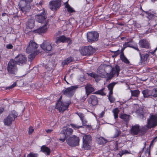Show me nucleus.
Wrapping results in <instances>:
<instances>
[{
	"instance_id": "obj_1",
	"label": "nucleus",
	"mask_w": 157,
	"mask_h": 157,
	"mask_svg": "<svg viewBox=\"0 0 157 157\" xmlns=\"http://www.w3.org/2000/svg\"><path fill=\"white\" fill-rule=\"evenodd\" d=\"M82 148L83 150H89L91 149L92 137L90 135L84 134L82 137Z\"/></svg>"
},
{
	"instance_id": "obj_2",
	"label": "nucleus",
	"mask_w": 157,
	"mask_h": 157,
	"mask_svg": "<svg viewBox=\"0 0 157 157\" xmlns=\"http://www.w3.org/2000/svg\"><path fill=\"white\" fill-rule=\"evenodd\" d=\"M18 116V113L15 110L10 112L8 115L3 120V122L5 125L10 126L14 121L16 118Z\"/></svg>"
},
{
	"instance_id": "obj_3",
	"label": "nucleus",
	"mask_w": 157,
	"mask_h": 157,
	"mask_svg": "<svg viewBox=\"0 0 157 157\" xmlns=\"http://www.w3.org/2000/svg\"><path fill=\"white\" fill-rule=\"evenodd\" d=\"M81 54L83 56H90L93 54L96 51L95 49L92 46H83L79 49Z\"/></svg>"
},
{
	"instance_id": "obj_4",
	"label": "nucleus",
	"mask_w": 157,
	"mask_h": 157,
	"mask_svg": "<svg viewBox=\"0 0 157 157\" xmlns=\"http://www.w3.org/2000/svg\"><path fill=\"white\" fill-rule=\"evenodd\" d=\"M17 64L13 59H10L8 62L7 67V70L9 73L15 75L17 71Z\"/></svg>"
},
{
	"instance_id": "obj_5",
	"label": "nucleus",
	"mask_w": 157,
	"mask_h": 157,
	"mask_svg": "<svg viewBox=\"0 0 157 157\" xmlns=\"http://www.w3.org/2000/svg\"><path fill=\"white\" fill-rule=\"evenodd\" d=\"M86 37L88 42L94 43L98 40L99 33L97 31L88 32L87 33Z\"/></svg>"
},
{
	"instance_id": "obj_6",
	"label": "nucleus",
	"mask_w": 157,
	"mask_h": 157,
	"mask_svg": "<svg viewBox=\"0 0 157 157\" xmlns=\"http://www.w3.org/2000/svg\"><path fill=\"white\" fill-rule=\"evenodd\" d=\"M73 132V129L71 128H63L60 133L59 140L64 142L67 137L72 134Z\"/></svg>"
},
{
	"instance_id": "obj_7",
	"label": "nucleus",
	"mask_w": 157,
	"mask_h": 157,
	"mask_svg": "<svg viewBox=\"0 0 157 157\" xmlns=\"http://www.w3.org/2000/svg\"><path fill=\"white\" fill-rule=\"evenodd\" d=\"M33 0H23L21 1L18 4L19 8L23 12H27L31 8V3Z\"/></svg>"
},
{
	"instance_id": "obj_8",
	"label": "nucleus",
	"mask_w": 157,
	"mask_h": 157,
	"mask_svg": "<svg viewBox=\"0 0 157 157\" xmlns=\"http://www.w3.org/2000/svg\"><path fill=\"white\" fill-rule=\"evenodd\" d=\"M61 0H52L49 2L50 9L52 11H55L59 9L61 6Z\"/></svg>"
},
{
	"instance_id": "obj_9",
	"label": "nucleus",
	"mask_w": 157,
	"mask_h": 157,
	"mask_svg": "<svg viewBox=\"0 0 157 157\" xmlns=\"http://www.w3.org/2000/svg\"><path fill=\"white\" fill-rule=\"evenodd\" d=\"M157 125V115H152L150 118L147 120V127L148 128H151Z\"/></svg>"
},
{
	"instance_id": "obj_10",
	"label": "nucleus",
	"mask_w": 157,
	"mask_h": 157,
	"mask_svg": "<svg viewBox=\"0 0 157 157\" xmlns=\"http://www.w3.org/2000/svg\"><path fill=\"white\" fill-rule=\"evenodd\" d=\"M47 13L45 12L44 9L43 8L42 12L39 14L35 15L36 20L40 23H44L45 22V20L47 18Z\"/></svg>"
},
{
	"instance_id": "obj_11",
	"label": "nucleus",
	"mask_w": 157,
	"mask_h": 157,
	"mask_svg": "<svg viewBox=\"0 0 157 157\" xmlns=\"http://www.w3.org/2000/svg\"><path fill=\"white\" fill-rule=\"evenodd\" d=\"M79 139L78 137L73 135L72 137H69L67 140V144L72 147L78 146L79 145Z\"/></svg>"
},
{
	"instance_id": "obj_12",
	"label": "nucleus",
	"mask_w": 157,
	"mask_h": 157,
	"mask_svg": "<svg viewBox=\"0 0 157 157\" xmlns=\"http://www.w3.org/2000/svg\"><path fill=\"white\" fill-rule=\"evenodd\" d=\"M61 98L62 96H61L56 103V106L55 108H68L69 105L71 104V100H69L65 102H63L61 101Z\"/></svg>"
},
{
	"instance_id": "obj_13",
	"label": "nucleus",
	"mask_w": 157,
	"mask_h": 157,
	"mask_svg": "<svg viewBox=\"0 0 157 157\" xmlns=\"http://www.w3.org/2000/svg\"><path fill=\"white\" fill-rule=\"evenodd\" d=\"M38 45L33 40L30 41L29 45L26 49V52L28 54L35 52L38 48Z\"/></svg>"
},
{
	"instance_id": "obj_14",
	"label": "nucleus",
	"mask_w": 157,
	"mask_h": 157,
	"mask_svg": "<svg viewBox=\"0 0 157 157\" xmlns=\"http://www.w3.org/2000/svg\"><path fill=\"white\" fill-rule=\"evenodd\" d=\"M14 60L17 64L21 65L25 64L27 61L25 56L21 54H18L15 57Z\"/></svg>"
},
{
	"instance_id": "obj_15",
	"label": "nucleus",
	"mask_w": 157,
	"mask_h": 157,
	"mask_svg": "<svg viewBox=\"0 0 157 157\" xmlns=\"http://www.w3.org/2000/svg\"><path fill=\"white\" fill-rule=\"evenodd\" d=\"M78 87L75 86H72L65 89L63 91V94L69 97H71L74 94V91Z\"/></svg>"
},
{
	"instance_id": "obj_16",
	"label": "nucleus",
	"mask_w": 157,
	"mask_h": 157,
	"mask_svg": "<svg viewBox=\"0 0 157 157\" xmlns=\"http://www.w3.org/2000/svg\"><path fill=\"white\" fill-rule=\"evenodd\" d=\"M139 47L141 48L150 49L151 47L149 42L145 39L140 40L138 42Z\"/></svg>"
},
{
	"instance_id": "obj_17",
	"label": "nucleus",
	"mask_w": 157,
	"mask_h": 157,
	"mask_svg": "<svg viewBox=\"0 0 157 157\" xmlns=\"http://www.w3.org/2000/svg\"><path fill=\"white\" fill-rule=\"evenodd\" d=\"M41 48L47 53L54 50V48L51 45V44L46 41H44L40 45Z\"/></svg>"
},
{
	"instance_id": "obj_18",
	"label": "nucleus",
	"mask_w": 157,
	"mask_h": 157,
	"mask_svg": "<svg viewBox=\"0 0 157 157\" xmlns=\"http://www.w3.org/2000/svg\"><path fill=\"white\" fill-rule=\"evenodd\" d=\"M56 44L60 43H68L69 44H71L72 41L69 37H67L64 35L57 37L56 41Z\"/></svg>"
},
{
	"instance_id": "obj_19",
	"label": "nucleus",
	"mask_w": 157,
	"mask_h": 157,
	"mask_svg": "<svg viewBox=\"0 0 157 157\" xmlns=\"http://www.w3.org/2000/svg\"><path fill=\"white\" fill-rule=\"evenodd\" d=\"M88 103L92 106L96 105L98 103V98L95 95H90L88 99Z\"/></svg>"
},
{
	"instance_id": "obj_20",
	"label": "nucleus",
	"mask_w": 157,
	"mask_h": 157,
	"mask_svg": "<svg viewBox=\"0 0 157 157\" xmlns=\"http://www.w3.org/2000/svg\"><path fill=\"white\" fill-rule=\"evenodd\" d=\"M140 126L139 124H136L132 125L130 129V133L131 134L133 135H138L140 131Z\"/></svg>"
},
{
	"instance_id": "obj_21",
	"label": "nucleus",
	"mask_w": 157,
	"mask_h": 157,
	"mask_svg": "<svg viewBox=\"0 0 157 157\" xmlns=\"http://www.w3.org/2000/svg\"><path fill=\"white\" fill-rule=\"evenodd\" d=\"M85 88L86 89V93L87 95L86 96H84L83 97L84 99L83 100L84 101L85 99L86 98L87 96L92 92H94V90L92 87L91 85L89 84L87 85H86L85 86Z\"/></svg>"
},
{
	"instance_id": "obj_22",
	"label": "nucleus",
	"mask_w": 157,
	"mask_h": 157,
	"mask_svg": "<svg viewBox=\"0 0 157 157\" xmlns=\"http://www.w3.org/2000/svg\"><path fill=\"white\" fill-rule=\"evenodd\" d=\"M47 29L46 27V25H45L44 26L39 28L37 29H35L33 31V32L35 33H37L40 34L41 33H44L46 32Z\"/></svg>"
},
{
	"instance_id": "obj_23",
	"label": "nucleus",
	"mask_w": 157,
	"mask_h": 157,
	"mask_svg": "<svg viewBox=\"0 0 157 157\" xmlns=\"http://www.w3.org/2000/svg\"><path fill=\"white\" fill-rule=\"evenodd\" d=\"M40 151L48 155H50L51 151L50 149L44 145L41 147Z\"/></svg>"
},
{
	"instance_id": "obj_24",
	"label": "nucleus",
	"mask_w": 157,
	"mask_h": 157,
	"mask_svg": "<svg viewBox=\"0 0 157 157\" xmlns=\"http://www.w3.org/2000/svg\"><path fill=\"white\" fill-rule=\"evenodd\" d=\"M120 71V67L118 65H116L115 67L112 68L110 72L114 75L116 74L117 76L119 74Z\"/></svg>"
},
{
	"instance_id": "obj_25",
	"label": "nucleus",
	"mask_w": 157,
	"mask_h": 157,
	"mask_svg": "<svg viewBox=\"0 0 157 157\" xmlns=\"http://www.w3.org/2000/svg\"><path fill=\"white\" fill-rule=\"evenodd\" d=\"M27 28H28L30 29H33L35 25V21L33 19H29L26 23Z\"/></svg>"
},
{
	"instance_id": "obj_26",
	"label": "nucleus",
	"mask_w": 157,
	"mask_h": 157,
	"mask_svg": "<svg viewBox=\"0 0 157 157\" xmlns=\"http://www.w3.org/2000/svg\"><path fill=\"white\" fill-rule=\"evenodd\" d=\"M74 58L72 57H69L64 59L62 62V66L64 67L66 65H68L70 63L73 61Z\"/></svg>"
},
{
	"instance_id": "obj_27",
	"label": "nucleus",
	"mask_w": 157,
	"mask_h": 157,
	"mask_svg": "<svg viewBox=\"0 0 157 157\" xmlns=\"http://www.w3.org/2000/svg\"><path fill=\"white\" fill-rule=\"evenodd\" d=\"M65 5V8L67 9V10L69 13H75V10L72 8L68 4V1L64 3Z\"/></svg>"
},
{
	"instance_id": "obj_28",
	"label": "nucleus",
	"mask_w": 157,
	"mask_h": 157,
	"mask_svg": "<svg viewBox=\"0 0 157 157\" xmlns=\"http://www.w3.org/2000/svg\"><path fill=\"white\" fill-rule=\"evenodd\" d=\"M130 115L125 114H121L119 116V117L124 121L126 123H128L129 121Z\"/></svg>"
},
{
	"instance_id": "obj_29",
	"label": "nucleus",
	"mask_w": 157,
	"mask_h": 157,
	"mask_svg": "<svg viewBox=\"0 0 157 157\" xmlns=\"http://www.w3.org/2000/svg\"><path fill=\"white\" fill-rule=\"evenodd\" d=\"M139 55L140 56L141 62L142 63L147 61L148 58L149 56V54L146 53L145 54H141L140 52H139Z\"/></svg>"
},
{
	"instance_id": "obj_30",
	"label": "nucleus",
	"mask_w": 157,
	"mask_h": 157,
	"mask_svg": "<svg viewBox=\"0 0 157 157\" xmlns=\"http://www.w3.org/2000/svg\"><path fill=\"white\" fill-rule=\"evenodd\" d=\"M151 90L148 89H146L143 90L142 91V93L144 97V98H147L150 96H151Z\"/></svg>"
},
{
	"instance_id": "obj_31",
	"label": "nucleus",
	"mask_w": 157,
	"mask_h": 157,
	"mask_svg": "<svg viewBox=\"0 0 157 157\" xmlns=\"http://www.w3.org/2000/svg\"><path fill=\"white\" fill-rule=\"evenodd\" d=\"M117 83L113 82L109 84L107 86L108 90H109V93L110 94H113V89Z\"/></svg>"
},
{
	"instance_id": "obj_32",
	"label": "nucleus",
	"mask_w": 157,
	"mask_h": 157,
	"mask_svg": "<svg viewBox=\"0 0 157 157\" xmlns=\"http://www.w3.org/2000/svg\"><path fill=\"white\" fill-rule=\"evenodd\" d=\"M145 13L147 14V17L149 20H151L154 18L155 17V12L152 11L151 12H149L148 11L145 12Z\"/></svg>"
},
{
	"instance_id": "obj_33",
	"label": "nucleus",
	"mask_w": 157,
	"mask_h": 157,
	"mask_svg": "<svg viewBox=\"0 0 157 157\" xmlns=\"http://www.w3.org/2000/svg\"><path fill=\"white\" fill-rule=\"evenodd\" d=\"M120 58L121 60L124 63L128 64L130 63L129 61L125 56L124 54H120Z\"/></svg>"
},
{
	"instance_id": "obj_34",
	"label": "nucleus",
	"mask_w": 157,
	"mask_h": 157,
	"mask_svg": "<svg viewBox=\"0 0 157 157\" xmlns=\"http://www.w3.org/2000/svg\"><path fill=\"white\" fill-rule=\"evenodd\" d=\"M131 96L132 97H137L140 94V91L138 90H131Z\"/></svg>"
},
{
	"instance_id": "obj_35",
	"label": "nucleus",
	"mask_w": 157,
	"mask_h": 157,
	"mask_svg": "<svg viewBox=\"0 0 157 157\" xmlns=\"http://www.w3.org/2000/svg\"><path fill=\"white\" fill-rule=\"evenodd\" d=\"M120 111L119 109H114L113 110L114 118L116 119L118 118V113Z\"/></svg>"
},
{
	"instance_id": "obj_36",
	"label": "nucleus",
	"mask_w": 157,
	"mask_h": 157,
	"mask_svg": "<svg viewBox=\"0 0 157 157\" xmlns=\"http://www.w3.org/2000/svg\"><path fill=\"white\" fill-rule=\"evenodd\" d=\"M151 96L154 97H157V87L156 88H154L152 90H151Z\"/></svg>"
},
{
	"instance_id": "obj_37",
	"label": "nucleus",
	"mask_w": 157,
	"mask_h": 157,
	"mask_svg": "<svg viewBox=\"0 0 157 157\" xmlns=\"http://www.w3.org/2000/svg\"><path fill=\"white\" fill-rule=\"evenodd\" d=\"M111 52L112 53L114 54V55H113L112 56V57L113 58L116 57L120 53V51L119 49L115 51H111Z\"/></svg>"
},
{
	"instance_id": "obj_38",
	"label": "nucleus",
	"mask_w": 157,
	"mask_h": 157,
	"mask_svg": "<svg viewBox=\"0 0 157 157\" xmlns=\"http://www.w3.org/2000/svg\"><path fill=\"white\" fill-rule=\"evenodd\" d=\"M108 98L111 102H113L115 101V98L113 97V94H110L109 93Z\"/></svg>"
},
{
	"instance_id": "obj_39",
	"label": "nucleus",
	"mask_w": 157,
	"mask_h": 157,
	"mask_svg": "<svg viewBox=\"0 0 157 157\" xmlns=\"http://www.w3.org/2000/svg\"><path fill=\"white\" fill-rule=\"evenodd\" d=\"M88 75L90 76L95 79H96L98 77V75L93 72H92L90 73H87Z\"/></svg>"
},
{
	"instance_id": "obj_40",
	"label": "nucleus",
	"mask_w": 157,
	"mask_h": 157,
	"mask_svg": "<svg viewBox=\"0 0 157 157\" xmlns=\"http://www.w3.org/2000/svg\"><path fill=\"white\" fill-rule=\"evenodd\" d=\"M35 53V52L31 53V54L29 55L28 58L29 59H30L31 61H32L33 60V59L35 58V56H36Z\"/></svg>"
},
{
	"instance_id": "obj_41",
	"label": "nucleus",
	"mask_w": 157,
	"mask_h": 157,
	"mask_svg": "<svg viewBox=\"0 0 157 157\" xmlns=\"http://www.w3.org/2000/svg\"><path fill=\"white\" fill-rule=\"evenodd\" d=\"M16 82H14L12 85L10 86L5 87V89L6 90H10L14 88L16 86Z\"/></svg>"
},
{
	"instance_id": "obj_42",
	"label": "nucleus",
	"mask_w": 157,
	"mask_h": 157,
	"mask_svg": "<svg viewBox=\"0 0 157 157\" xmlns=\"http://www.w3.org/2000/svg\"><path fill=\"white\" fill-rule=\"evenodd\" d=\"M96 94H99L101 95H105V94L104 92L103 89H102L101 90H98L95 92Z\"/></svg>"
},
{
	"instance_id": "obj_43",
	"label": "nucleus",
	"mask_w": 157,
	"mask_h": 157,
	"mask_svg": "<svg viewBox=\"0 0 157 157\" xmlns=\"http://www.w3.org/2000/svg\"><path fill=\"white\" fill-rule=\"evenodd\" d=\"M71 126L74 129H78L82 127L81 126H77L76 124H71Z\"/></svg>"
},
{
	"instance_id": "obj_44",
	"label": "nucleus",
	"mask_w": 157,
	"mask_h": 157,
	"mask_svg": "<svg viewBox=\"0 0 157 157\" xmlns=\"http://www.w3.org/2000/svg\"><path fill=\"white\" fill-rule=\"evenodd\" d=\"M130 48H132L136 51H137L138 52H140V50L138 48V46L137 44H136L134 45H133L132 44H131V46H130Z\"/></svg>"
},
{
	"instance_id": "obj_45",
	"label": "nucleus",
	"mask_w": 157,
	"mask_h": 157,
	"mask_svg": "<svg viewBox=\"0 0 157 157\" xmlns=\"http://www.w3.org/2000/svg\"><path fill=\"white\" fill-rule=\"evenodd\" d=\"M79 116V117L80 118L81 120L82 121V123H83V118L84 117V116L83 114L81 113H76Z\"/></svg>"
},
{
	"instance_id": "obj_46",
	"label": "nucleus",
	"mask_w": 157,
	"mask_h": 157,
	"mask_svg": "<svg viewBox=\"0 0 157 157\" xmlns=\"http://www.w3.org/2000/svg\"><path fill=\"white\" fill-rule=\"evenodd\" d=\"M121 134V131L120 130H117L115 132V133L114 135V137L115 138L118 137Z\"/></svg>"
},
{
	"instance_id": "obj_47",
	"label": "nucleus",
	"mask_w": 157,
	"mask_h": 157,
	"mask_svg": "<svg viewBox=\"0 0 157 157\" xmlns=\"http://www.w3.org/2000/svg\"><path fill=\"white\" fill-rule=\"evenodd\" d=\"M34 129L33 128L32 126H30L29 128V130L28 131L29 134L30 135L32 134L33 132L34 131Z\"/></svg>"
},
{
	"instance_id": "obj_48",
	"label": "nucleus",
	"mask_w": 157,
	"mask_h": 157,
	"mask_svg": "<svg viewBox=\"0 0 157 157\" xmlns=\"http://www.w3.org/2000/svg\"><path fill=\"white\" fill-rule=\"evenodd\" d=\"M27 157H37V155L33 153L30 152L27 155Z\"/></svg>"
},
{
	"instance_id": "obj_49",
	"label": "nucleus",
	"mask_w": 157,
	"mask_h": 157,
	"mask_svg": "<svg viewBox=\"0 0 157 157\" xmlns=\"http://www.w3.org/2000/svg\"><path fill=\"white\" fill-rule=\"evenodd\" d=\"M13 48V46L11 44H9L6 45V48L9 49H12Z\"/></svg>"
},
{
	"instance_id": "obj_50",
	"label": "nucleus",
	"mask_w": 157,
	"mask_h": 157,
	"mask_svg": "<svg viewBox=\"0 0 157 157\" xmlns=\"http://www.w3.org/2000/svg\"><path fill=\"white\" fill-rule=\"evenodd\" d=\"M130 46L131 44H129L128 42H125L123 45V47H126V48L127 47H130Z\"/></svg>"
},
{
	"instance_id": "obj_51",
	"label": "nucleus",
	"mask_w": 157,
	"mask_h": 157,
	"mask_svg": "<svg viewBox=\"0 0 157 157\" xmlns=\"http://www.w3.org/2000/svg\"><path fill=\"white\" fill-rule=\"evenodd\" d=\"M157 141V136L153 138V139L152 140L150 143V145H152L154 143L156 142Z\"/></svg>"
},
{
	"instance_id": "obj_52",
	"label": "nucleus",
	"mask_w": 157,
	"mask_h": 157,
	"mask_svg": "<svg viewBox=\"0 0 157 157\" xmlns=\"http://www.w3.org/2000/svg\"><path fill=\"white\" fill-rule=\"evenodd\" d=\"M58 109L59 112H63L64 111L66 110L67 109Z\"/></svg>"
},
{
	"instance_id": "obj_53",
	"label": "nucleus",
	"mask_w": 157,
	"mask_h": 157,
	"mask_svg": "<svg viewBox=\"0 0 157 157\" xmlns=\"http://www.w3.org/2000/svg\"><path fill=\"white\" fill-rule=\"evenodd\" d=\"M113 150H114V151H115L118 150H119L118 145L117 143L116 144V145H115V147L114 148Z\"/></svg>"
},
{
	"instance_id": "obj_54",
	"label": "nucleus",
	"mask_w": 157,
	"mask_h": 157,
	"mask_svg": "<svg viewBox=\"0 0 157 157\" xmlns=\"http://www.w3.org/2000/svg\"><path fill=\"white\" fill-rule=\"evenodd\" d=\"M126 48V47H123V48H122L121 50V52H120L121 53V54H124V49Z\"/></svg>"
},
{
	"instance_id": "obj_55",
	"label": "nucleus",
	"mask_w": 157,
	"mask_h": 157,
	"mask_svg": "<svg viewBox=\"0 0 157 157\" xmlns=\"http://www.w3.org/2000/svg\"><path fill=\"white\" fill-rule=\"evenodd\" d=\"M104 113H105V112L104 111H102L101 113L99 115V117L100 118H101L103 116H104Z\"/></svg>"
},
{
	"instance_id": "obj_56",
	"label": "nucleus",
	"mask_w": 157,
	"mask_h": 157,
	"mask_svg": "<svg viewBox=\"0 0 157 157\" xmlns=\"http://www.w3.org/2000/svg\"><path fill=\"white\" fill-rule=\"evenodd\" d=\"M114 76V75H113L111 73V72H110L108 76V78L109 79H110L112 78Z\"/></svg>"
},
{
	"instance_id": "obj_57",
	"label": "nucleus",
	"mask_w": 157,
	"mask_h": 157,
	"mask_svg": "<svg viewBox=\"0 0 157 157\" xmlns=\"http://www.w3.org/2000/svg\"><path fill=\"white\" fill-rule=\"evenodd\" d=\"M53 130L52 129H46L45 131L48 133H50Z\"/></svg>"
},
{
	"instance_id": "obj_58",
	"label": "nucleus",
	"mask_w": 157,
	"mask_h": 157,
	"mask_svg": "<svg viewBox=\"0 0 157 157\" xmlns=\"http://www.w3.org/2000/svg\"><path fill=\"white\" fill-rule=\"evenodd\" d=\"M129 152L127 150H125L124 151H122V155H123L125 153H129Z\"/></svg>"
},
{
	"instance_id": "obj_59",
	"label": "nucleus",
	"mask_w": 157,
	"mask_h": 157,
	"mask_svg": "<svg viewBox=\"0 0 157 157\" xmlns=\"http://www.w3.org/2000/svg\"><path fill=\"white\" fill-rule=\"evenodd\" d=\"M8 16V14L5 13H3L2 14V16L3 17L5 16Z\"/></svg>"
},
{
	"instance_id": "obj_60",
	"label": "nucleus",
	"mask_w": 157,
	"mask_h": 157,
	"mask_svg": "<svg viewBox=\"0 0 157 157\" xmlns=\"http://www.w3.org/2000/svg\"><path fill=\"white\" fill-rule=\"evenodd\" d=\"M4 109H0V114H1L4 111Z\"/></svg>"
},
{
	"instance_id": "obj_61",
	"label": "nucleus",
	"mask_w": 157,
	"mask_h": 157,
	"mask_svg": "<svg viewBox=\"0 0 157 157\" xmlns=\"http://www.w3.org/2000/svg\"><path fill=\"white\" fill-rule=\"evenodd\" d=\"M43 2L42 0L40 1L39 2V5H40V6H41L43 4Z\"/></svg>"
},
{
	"instance_id": "obj_62",
	"label": "nucleus",
	"mask_w": 157,
	"mask_h": 157,
	"mask_svg": "<svg viewBox=\"0 0 157 157\" xmlns=\"http://www.w3.org/2000/svg\"><path fill=\"white\" fill-rule=\"evenodd\" d=\"M155 52H154V51H152V52H149V53H151V54H154V53Z\"/></svg>"
},
{
	"instance_id": "obj_63",
	"label": "nucleus",
	"mask_w": 157,
	"mask_h": 157,
	"mask_svg": "<svg viewBox=\"0 0 157 157\" xmlns=\"http://www.w3.org/2000/svg\"><path fill=\"white\" fill-rule=\"evenodd\" d=\"M86 123V121H83V123H83V126H85V123Z\"/></svg>"
},
{
	"instance_id": "obj_64",
	"label": "nucleus",
	"mask_w": 157,
	"mask_h": 157,
	"mask_svg": "<svg viewBox=\"0 0 157 157\" xmlns=\"http://www.w3.org/2000/svg\"><path fill=\"white\" fill-rule=\"evenodd\" d=\"M157 50V47L154 50V52H156Z\"/></svg>"
}]
</instances>
